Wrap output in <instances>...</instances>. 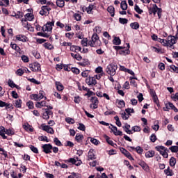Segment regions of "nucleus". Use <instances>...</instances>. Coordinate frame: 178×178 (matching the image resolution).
I'll return each mask as SVG.
<instances>
[{"instance_id":"052dcab7","label":"nucleus","mask_w":178,"mask_h":178,"mask_svg":"<svg viewBox=\"0 0 178 178\" xmlns=\"http://www.w3.org/2000/svg\"><path fill=\"white\" fill-rule=\"evenodd\" d=\"M153 101H154V104H156V105H157V106H160L159 99H158V96L154 97Z\"/></svg>"},{"instance_id":"0e129e2a","label":"nucleus","mask_w":178,"mask_h":178,"mask_svg":"<svg viewBox=\"0 0 178 178\" xmlns=\"http://www.w3.org/2000/svg\"><path fill=\"white\" fill-rule=\"evenodd\" d=\"M169 109H170V108L169 107V103H165V107L163 108V110L165 112H169Z\"/></svg>"},{"instance_id":"c03bdc74","label":"nucleus","mask_w":178,"mask_h":178,"mask_svg":"<svg viewBox=\"0 0 178 178\" xmlns=\"http://www.w3.org/2000/svg\"><path fill=\"white\" fill-rule=\"evenodd\" d=\"M10 47L13 49H15V51H19L20 47H18V45L17 44H10Z\"/></svg>"},{"instance_id":"6ab92c4d","label":"nucleus","mask_w":178,"mask_h":178,"mask_svg":"<svg viewBox=\"0 0 178 178\" xmlns=\"http://www.w3.org/2000/svg\"><path fill=\"white\" fill-rule=\"evenodd\" d=\"M128 49L126 50H120L119 54L120 55H129L130 54V51H129V48H130V44H127Z\"/></svg>"},{"instance_id":"37998d69","label":"nucleus","mask_w":178,"mask_h":178,"mask_svg":"<svg viewBox=\"0 0 178 178\" xmlns=\"http://www.w3.org/2000/svg\"><path fill=\"white\" fill-rule=\"evenodd\" d=\"M118 108H124L126 104L124 103V101L120 100L118 102Z\"/></svg>"},{"instance_id":"dca6fc26","label":"nucleus","mask_w":178,"mask_h":178,"mask_svg":"<svg viewBox=\"0 0 178 178\" xmlns=\"http://www.w3.org/2000/svg\"><path fill=\"white\" fill-rule=\"evenodd\" d=\"M5 133H6L5 127H3V126H1L0 127V136H2V138L4 140H6V138H8V137L6 136H5Z\"/></svg>"},{"instance_id":"c9c22d12","label":"nucleus","mask_w":178,"mask_h":178,"mask_svg":"<svg viewBox=\"0 0 178 178\" xmlns=\"http://www.w3.org/2000/svg\"><path fill=\"white\" fill-rule=\"evenodd\" d=\"M157 41L159 42H161V44H162L163 45H164L165 47H168V40H165L164 39H161V38H159L157 39Z\"/></svg>"},{"instance_id":"ddd939ff","label":"nucleus","mask_w":178,"mask_h":178,"mask_svg":"<svg viewBox=\"0 0 178 178\" xmlns=\"http://www.w3.org/2000/svg\"><path fill=\"white\" fill-rule=\"evenodd\" d=\"M52 115V111H49L48 108L45 109V111L43 113V119L48 120L49 119V116Z\"/></svg>"},{"instance_id":"3c124183","label":"nucleus","mask_w":178,"mask_h":178,"mask_svg":"<svg viewBox=\"0 0 178 178\" xmlns=\"http://www.w3.org/2000/svg\"><path fill=\"white\" fill-rule=\"evenodd\" d=\"M30 149L32 151V152H34V154H38V149L37 147L31 145Z\"/></svg>"},{"instance_id":"473e14b6","label":"nucleus","mask_w":178,"mask_h":178,"mask_svg":"<svg viewBox=\"0 0 178 178\" xmlns=\"http://www.w3.org/2000/svg\"><path fill=\"white\" fill-rule=\"evenodd\" d=\"M14 106H15V108H22V99L16 100Z\"/></svg>"},{"instance_id":"e2e57ef3","label":"nucleus","mask_w":178,"mask_h":178,"mask_svg":"<svg viewBox=\"0 0 178 178\" xmlns=\"http://www.w3.org/2000/svg\"><path fill=\"white\" fill-rule=\"evenodd\" d=\"M157 138H156V136L155 135V134H153L151 135L150 136V140L152 141V143H155V141H156Z\"/></svg>"},{"instance_id":"7ed1b4c3","label":"nucleus","mask_w":178,"mask_h":178,"mask_svg":"<svg viewBox=\"0 0 178 178\" xmlns=\"http://www.w3.org/2000/svg\"><path fill=\"white\" fill-rule=\"evenodd\" d=\"M149 13L150 15H153L155 16L157 13L159 19H161L162 17V8H158V6L156 4H153L152 8H149Z\"/></svg>"},{"instance_id":"f03ea898","label":"nucleus","mask_w":178,"mask_h":178,"mask_svg":"<svg viewBox=\"0 0 178 178\" xmlns=\"http://www.w3.org/2000/svg\"><path fill=\"white\" fill-rule=\"evenodd\" d=\"M102 44V42L99 40V37H98V35H97V33H93L92 36V40L88 42V45L92 47H101Z\"/></svg>"},{"instance_id":"338daca9","label":"nucleus","mask_w":178,"mask_h":178,"mask_svg":"<svg viewBox=\"0 0 178 178\" xmlns=\"http://www.w3.org/2000/svg\"><path fill=\"white\" fill-rule=\"evenodd\" d=\"M141 128H140V127L138 126H135L132 127V131H140Z\"/></svg>"},{"instance_id":"69168bd1","label":"nucleus","mask_w":178,"mask_h":178,"mask_svg":"<svg viewBox=\"0 0 178 178\" xmlns=\"http://www.w3.org/2000/svg\"><path fill=\"white\" fill-rule=\"evenodd\" d=\"M79 130H81L82 131H86V126L83 125V124L80 123L79 124V127H78Z\"/></svg>"},{"instance_id":"864d4df0","label":"nucleus","mask_w":178,"mask_h":178,"mask_svg":"<svg viewBox=\"0 0 178 178\" xmlns=\"http://www.w3.org/2000/svg\"><path fill=\"white\" fill-rule=\"evenodd\" d=\"M74 17L77 22H80V20H81V15H80V14L75 13L74 15Z\"/></svg>"},{"instance_id":"f704fd0d","label":"nucleus","mask_w":178,"mask_h":178,"mask_svg":"<svg viewBox=\"0 0 178 178\" xmlns=\"http://www.w3.org/2000/svg\"><path fill=\"white\" fill-rule=\"evenodd\" d=\"M121 9H122V10H126L127 9V3L126 1H122L121 2Z\"/></svg>"},{"instance_id":"4be33fe9","label":"nucleus","mask_w":178,"mask_h":178,"mask_svg":"<svg viewBox=\"0 0 178 178\" xmlns=\"http://www.w3.org/2000/svg\"><path fill=\"white\" fill-rule=\"evenodd\" d=\"M154 155H155V152L154 150H150L145 153L146 158H153Z\"/></svg>"},{"instance_id":"8fccbe9b","label":"nucleus","mask_w":178,"mask_h":178,"mask_svg":"<svg viewBox=\"0 0 178 178\" xmlns=\"http://www.w3.org/2000/svg\"><path fill=\"white\" fill-rule=\"evenodd\" d=\"M43 47L46 48V49H52L53 47L51 45L50 43L46 42L43 44Z\"/></svg>"},{"instance_id":"6e6d98bb","label":"nucleus","mask_w":178,"mask_h":178,"mask_svg":"<svg viewBox=\"0 0 178 178\" xmlns=\"http://www.w3.org/2000/svg\"><path fill=\"white\" fill-rule=\"evenodd\" d=\"M22 26H23V27H24V29H26L27 27V26L29 25V22H27L26 19H24V18H22Z\"/></svg>"},{"instance_id":"de8ad7c7","label":"nucleus","mask_w":178,"mask_h":178,"mask_svg":"<svg viewBox=\"0 0 178 178\" xmlns=\"http://www.w3.org/2000/svg\"><path fill=\"white\" fill-rule=\"evenodd\" d=\"M134 10H135L136 12H137V13H138L139 15H141V13H143V10L140 9V7H139L138 5H135Z\"/></svg>"},{"instance_id":"72a5a7b5","label":"nucleus","mask_w":178,"mask_h":178,"mask_svg":"<svg viewBox=\"0 0 178 178\" xmlns=\"http://www.w3.org/2000/svg\"><path fill=\"white\" fill-rule=\"evenodd\" d=\"M65 122H67L69 124H74L75 123L74 119L71 118H66Z\"/></svg>"},{"instance_id":"a19ab883","label":"nucleus","mask_w":178,"mask_h":178,"mask_svg":"<svg viewBox=\"0 0 178 178\" xmlns=\"http://www.w3.org/2000/svg\"><path fill=\"white\" fill-rule=\"evenodd\" d=\"M121 116H122V118L124 120H127L129 119V118H130V115L127 114L126 112H123L121 113Z\"/></svg>"},{"instance_id":"5701e85b","label":"nucleus","mask_w":178,"mask_h":178,"mask_svg":"<svg viewBox=\"0 0 178 178\" xmlns=\"http://www.w3.org/2000/svg\"><path fill=\"white\" fill-rule=\"evenodd\" d=\"M131 149H132V151H134V149H136V152H138V154H143V148H141V147L138 146L136 148L134 147H130Z\"/></svg>"},{"instance_id":"774afa93","label":"nucleus","mask_w":178,"mask_h":178,"mask_svg":"<svg viewBox=\"0 0 178 178\" xmlns=\"http://www.w3.org/2000/svg\"><path fill=\"white\" fill-rule=\"evenodd\" d=\"M44 176H45V177H47V178H55V177L54 176V175L49 174V173H47V172H44Z\"/></svg>"},{"instance_id":"bf43d9fd","label":"nucleus","mask_w":178,"mask_h":178,"mask_svg":"<svg viewBox=\"0 0 178 178\" xmlns=\"http://www.w3.org/2000/svg\"><path fill=\"white\" fill-rule=\"evenodd\" d=\"M6 134H8V136H13V134H15V131L10 129H6Z\"/></svg>"},{"instance_id":"4d7b16f0","label":"nucleus","mask_w":178,"mask_h":178,"mask_svg":"<svg viewBox=\"0 0 178 178\" xmlns=\"http://www.w3.org/2000/svg\"><path fill=\"white\" fill-rule=\"evenodd\" d=\"M8 86L9 87H11V88H15V87H16V84H15V82H13V81L10 79L8 80Z\"/></svg>"},{"instance_id":"9b49d317","label":"nucleus","mask_w":178,"mask_h":178,"mask_svg":"<svg viewBox=\"0 0 178 178\" xmlns=\"http://www.w3.org/2000/svg\"><path fill=\"white\" fill-rule=\"evenodd\" d=\"M120 149V152H122V154L125 155V156H127V158H129L131 161H133L134 159H133V156H131V154H130V152H129V151L126 150V149L121 147Z\"/></svg>"},{"instance_id":"e433bc0d","label":"nucleus","mask_w":178,"mask_h":178,"mask_svg":"<svg viewBox=\"0 0 178 178\" xmlns=\"http://www.w3.org/2000/svg\"><path fill=\"white\" fill-rule=\"evenodd\" d=\"M13 16L15 17V19H22V17H23V16H24V14H23V13L18 11L17 13V14H15Z\"/></svg>"},{"instance_id":"f257e3e1","label":"nucleus","mask_w":178,"mask_h":178,"mask_svg":"<svg viewBox=\"0 0 178 178\" xmlns=\"http://www.w3.org/2000/svg\"><path fill=\"white\" fill-rule=\"evenodd\" d=\"M55 24V21L52 20L51 22H47L45 25H44L42 28V32H38L37 35L40 37H44V38H48L52 32V27H54Z\"/></svg>"},{"instance_id":"9d476101","label":"nucleus","mask_w":178,"mask_h":178,"mask_svg":"<svg viewBox=\"0 0 178 178\" xmlns=\"http://www.w3.org/2000/svg\"><path fill=\"white\" fill-rule=\"evenodd\" d=\"M175 44H176V38L171 35L168 36L167 40V47H169V45H170V47H172L173 45H175Z\"/></svg>"},{"instance_id":"7c9ffc66","label":"nucleus","mask_w":178,"mask_h":178,"mask_svg":"<svg viewBox=\"0 0 178 178\" xmlns=\"http://www.w3.org/2000/svg\"><path fill=\"white\" fill-rule=\"evenodd\" d=\"M108 129L111 130L115 136H116V132L118 131V127L113 126V124H111L110 127H108Z\"/></svg>"},{"instance_id":"2eb2a0df","label":"nucleus","mask_w":178,"mask_h":178,"mask_svg":"<svg viewBox=\"0 0 178 178\" xmlns=\"http://www.w3.org/2000/svg\"><path fill=\"white\" fill-rule=\"evenodd\" d=\"M16 40H17V41H22V42H26V38L24 35H17Z\"/></svg>"},{"instance_id":"a211bd4d","label":"nucleus","mask_w":178,"mask_h":178,"mask_svg":"<svg viewBox=\"0 0 178 178\" xmlns=\"http://www.w3.org/2000/svg\"><path fill=\"white\" fill-rule=\"evenodd\" d=\"M24 18L25 20H29V22H31L33 20V19H34V15H33V14L31 13H27L24 15Z\"/></svg>"},{"instance_id":"5fc2aeb1","label":"nucleus","mask_w":178,"mask_h":178,"mask_svg":"<svg viewBox=\"0 0 178 178\" xmlns=\"http://www.w3.org/2000/svg\"><path fill=\"white\" fill-rule=\"evenodd\" d=\"M171 152H178V146H172L169 148Z\"/></svg>"},{"instance_id":"58836bf2","label":"nucleus","mask_w":178,"mask_h":178,"mask_svg":"<svg viewBox=\"0 0 178 178\" xmlns=\"http://www.w3.org/2000/svg\"><path fill=\"white\" fill-rule=\"evenodd\" d=\"M46 102H37L35 104L36 108H41L42 106H45Z\"/></svg>"},{"instance_id":"423d86ee","label":"nucleus","mask_w":178,"mask_h":178,"mask_svg":"<svg viewBox=\"0 0 178 178\" xmlns=\"http://www.w3.org/2000/svg\"><path fill=\"white\" fill-rule=\"evenodd\" d=\"M29 67L32 72H40L41 70V65L38 63H33L29 65Z\"/></svg>"},{"instance_id":"4468645a","label":"nucleus","mask_w":178,"mask_h":178,"mask_svg":"<svg viewBox=\"0 0 178 178\" xmlns=\"http://www.w3.org/2000/svg\"><path fill=\"white\" fill-rule=\"evenodd\" d=\"M88 159H90L92 161L93 159H95V154L94 153V149H90L88 153Z\"/></svg>"},{"instance_id":"2f4dec72","label":"nucleus","mask_w":178,"mask_h":178,"mask_svg":"<svg viewBox=\"0 0 178 178\" xmlns=\"http://www.w3.org/2000/svg\"><path fill=\"white\" fill-rule=\"evenodd\" d=\"M108 129L111 130L115 136H116V132L118 131V127L113 126V124H111L110 127H108Z\"/></svg>"},{"instance_id":"cd10ccee","label":"nucleus","mask_w":178,"mask_h":178,"mask_svg":"<svg viewBox=\"0 0 178 178\" xmlns=\"http://www.w3.org/2000/svg\"><path fill=\"white\" fill-rule=\"evenodd\" d=\"M130 80L131 81V86H132V87H137V83L136 82V81L134 80H137L136 77H130Z\"/></svg>"},{"instance_id":"c756f323","label":"nucleus","mask_w":178,"mask_h":178,"mask_svg":"<svg viewBox=\"0 0 178 178\" xmlns=\"http://www.w3.org/2000/svg\"><path fill=\"white\" fill-rule=\"evenodd\" d=\"M90 102H92V104L98 105V98L97 97H92Z\"/></svg>"},{"instance_id":"39448f33","label":"nucleus","mask_w":178,"mask_h":178,"mask_svg":"<svg viewBox=\"0 0 178 178\" xmlns=\"http://www.w3.org/2000/svg\"><path fill=\"white\" fill-rule=\"evenodd\" d=\"M156 149L160 152L161 155H162L163 158H168V152H169V149H168V148L163 146H156Z\"/></svg>"},{"instance_id":"6e6552de","label":"nucleus","mask_w":178,"mask_h":178,"mask_svg":"<svg viewBox=\"0 0 178 178\" xmlns=\"http://www.w3.org/2000/svg\"><path fill=\"white\" fill-rule=\"evenodd\" d=\"M41 127L42 130L46 131L47 133H49V134H54V133H55L54 129L48 125H44V124H42L41 125Z\"/></svg>"},{"instance_id":"b1692460","label":"nucleus","mask_w":178,"mask_h":178,"mask_svg":"<svg viewBox=\"0 0 178 178\" xmlns=\"http://www.w3.org/2000/svg\"><path fill=\"white\" fill-rule=\"evenodd\" d=\"M120 43H121L120 38L118 37H115L113 40V44H114V45H120Z\"/></svg>"},{"instance_id":"aec40b11","label":"nucleus","mask_w":178,"mask_h":178,"mask_svg":"<svg viewBox=\"0 0 178 178\" xmlns=\"http://www.w3.org/2000/svg\"><path fill=\"white\" fill-rule=\"evenodd\" d=\"M84 138V136L81 134H76L75 136V140L77 141V143H82L83 139Z\"/></svg>"},{"instance_id":"c85d7f7f","label":"nucleus","mask_w":178,"mask_h":178,"mask_svg":"<svg viewBox=\"0 0 178 178\" xmlns=\"http://www.w3.org/2000/svg\"><path fill=\"white\" fill-rule=\"evenodd\" d=\"M41 9H43V10L46 12L47 15H49V10H51V8L48 7V6H42Z\"/></svg>"},{"instance_id":"393cba45","label":"nucleus","mask_w":178,"mask_h":178,"mask_svg":"<svg viewBox=\"0 0 178 178\" xmlns=\"http://www.w3.org/2000/svg\"><path fill=\"white\" fill-rule=\"evenodd\" d=\"M131 29H134V30H138V29H140V24L138 22H134L130 24Z\"/></svg>"},{"instance_id":"f3484780","label":"nucleus","mask_w":178,"mask_h":178,"mask_svg":"<svg viewBox=\"0 0 178 178\" xmlns=\"http://www.w3.org/2000/svg\"><path fill=\"white\" fill-rule=\"evenodd\" d=\"M56 87L58 91H63V85L60 81H56Z\"/></svg>"},{"instance_id":"0eeeda50","label":"nucleus","mask_w":178,"mask_h":178,"mask_svg":"<svg viewBox=\"0 0 178 178\" xmlns=\"http://www.w3.org/2000/svg\"><path fill=\"white\" fill-rule=\"evenodd\" d=\"M86 83L88 86H92V87H93V86H95V84H97V80L94 76H89L86 78Z\"/></svg>"},{"instance_id":"680f3d73","label":"nucleus","mask_w":178,"mask_h":178,"mask_svg":"<svg viewBox=\"0 0 178 178\" xmlns=\"http://www.w3.org/2000/svg\"><path fill=\"white\" fill-rule=\"evenodd\" d=\"M125 112L130 116V113H134V109L128 108L125 110Z\"/></svg>"},{"instance_id":"20e7f679","label":"nucleus","mask_w":178,"mask_h":178,"mask_svg":"<svg viewBox=\"0 0 178 178\" xmlns=\"http://www.w3.org/2000/svg\"><path fill=\"white\" fill-rule=\"evenodd\" d=\"M116 70H118V65H115V63L109 64L106 68V74L110 76H115Z\"/></svg>"},{"instance_id":"412c9836","label":"nucleus","mask_w":178,"mask_h":178,"mask_svg":"<svg viewBox=\"0 0 178 178\" xmlns=\"http://www.w3.org/2000/svg\"><path fill=\"white\" fill-rule=\"evenodd\" d=\"M108 12H109L111 17H113L115 16V8L112 6L108 7L107 8Z\"/></svg>"},{"instance_id":"a878e982","label":"nucleus","mask_w":178,"mask_h":178,"mask_svg":"<svg viewBox=\"0 0 178 178\" xmlns=\"http://www.w3.org/2000/svg\"><path fill=\"white\" fill-rule=\"evenodd\" d=\"M104 138L106 139V141L108 143V144L112 145L113 147L115 145V143H113V141L111 140V138H109V136L104 135Z\"/></svg>"},{"instance_id":"79ce46f5","label":"nucleus","mask_w":178,"mask_h":178,"mask_svg":"<svg viewBox=\"0 0 178 178\" xmlns=\"http://www.w3.org/2000/svg\"><path fill=\"white\" fill-rule=\"evenodd\" d=\"M176 165V159L171 157L170 159V166H175Z\"/></svg>"},{"instance_id":"1a4fd4ad","label":"nucleus","mask_w":178,"mask_h":178,"mask_svg":"<svg viewBox=\"0 0 178 178\" xmlns=\"http://www.w3.org/2000/svg\"><path fill=\"white\" fill-rule=\"evenodd\" d=\"M42 148L44 154H51V152H52L51 151V149H52V145L51 144H44L42 146Z\"/></svg>"},{"instance_id":"49530a36","label":"nucleus","mask_w":178,"mask_h":178,"mask_svg":"<svg viewBox=\"0 0 178 178\" xmlns=\"http://www.w3.org/2000/svg\"><path fill=\"white\" fill-rule=\"evenodd\" d=\"M54 141L56 145H58V147H62V143L60 142V140H59V139H58V138H54Z\"/></svg>"},{"instance_id":"f8f14e48","label":"nucleus","mask_w":178,"mask_h":178,"mask_svg":"<svg viewBox=\"0 0 178 178\" xmlns=\"http://www.w3.org/2000/svg\"><path fill=\"white\" fill-rule=\"evenodd\" d=\"M95 8V5L90 4L88 8L83 6L82 8V10H83V12H84V10H86L87 12V13H88L90 15L91 13V12H92V9H94Z\"/></svg>"},{"instance_id":"09e8293b","label":"nucleus","mask_w":178,"mask_h":178,"mask_svg":"<svg viewBox=\"0 0 178 178\" xmlns=\"http://www.w3.org/2000/svg\"><path fill=\"white\" fill-rule=\"evenodd\" d=\"M119 22L121 24H127V22H129V20L126 18H119Z\"/></svg>"},{"instance_id":"4c0bfd02","label":"nucleus","mask_w":178,"mask_h":178,"mask_svg":"<svg viewBox=\"0 0 178 178\" xmlns=\"http://www.w3.org/2000/svg\"><path fill=\"white\" fill-rule=\"evenodd\" d=\"M115 120L116 121V124L118 126V127H122V122H120V120H119V116L116 115L114 117Z\"/></svg>"},{"instance_id":"603ef678","label":"nucleus","mask_w":178,"mask_h":178,"mask_svg":"<svg viewBox=\"0 0 178 178\" xmlns=\"http://www.w3.org/2000/svg\"><path fill=\"white\" fill-rule=\"evenodd\" d=\"M16 74H17V76H23V74H24V70L19 68L17 70Z\"/></svg>"},{"instance_id":"ea45409f","label":"nucleus","mask_w":178,"mask_h":178,"mask_svg":"<svg viewBox=\"0 0 178 178\" xmlns=\"http://www.w3.org/2000/svg\"><path fill=\"white\" fill-rule=\"evenodd\" d=\"M140 165L141 166V168H143V169H144V170H148V165H147L145 162H140Z\"/></svg>"},{"instance_id":"13d9d810","label":"nucleus","mask_w":178,"mask_h":178,"mask_svg":"<svg viewBox=\"0 0 178 178\" xmlns=\"http://www.w3.org/2000/svg\"><path fill=\"white\" fill-rule=\"evenodd\" d=\"M29 81H31V83H33L34 84H41V83L37 80H35V79L32 78V79H28Z\"/></svg>"},{"instance_id":"a18cd8bd","label":"nucleus","mask_w":178,"mask_h":178,"mask_svg":"<svg viewBox=\"0 0 178 178\" xmlns=\"http://www.w3.org/2000/svg\"><path fill=\"white\" fill-rule=\"evenodd\" d=\"M164 173H165L167 176H173V173L172 172V170H170V168H169L164 170Z\"/></svg>"},{"instance_id":"bb28decb","label":"nucleus","mask_w":178,"mask_h":178,"mask_svg":"<svg viewBox=\"0 0 178 178\" xmlns=\"http://www.w3.org/2000/svg\"><path fill=\"white\" fill-rule=\"evenodd\" d=\"M56 5L58 8H63L65 6V1L63 0H57Z\"/></svg>"}]
</instances>
